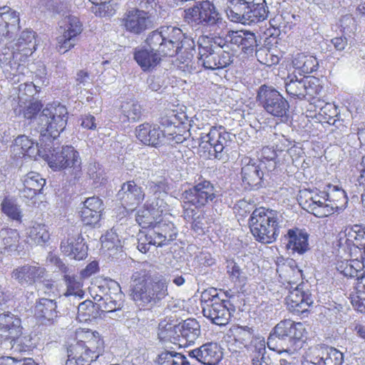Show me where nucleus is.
<instances>
[{"instance_id":"c756f323","label":"nucleus","mask_w":365,"mask_h":365,"mask_svg":"<svg viewBox=\"0 0 365 365\" xmlns=\"http://www.w3.org/2000/svg\"><path fill=\"white\" fill-rule=\"evenodd\" d=\"M137 138L143 144L157 147L161 145L166 138V131L149 123H143L135 129Z\"/></svg>"},{"instance_id":"f8f14e48","label":"nucleus","mask_w":365,"mask_h":365,"mask_svg":"<svg viewBox=\"0 0 365 365\" xmlns=\"http://www.w3.org/2000/svg\"><path fill=\"white\" fill-rule=\"evenodd\" d=\"M203 315L213 324L219 326L228 323L231 316L230 309L216 293V290L205 291L201 294Z\"/></svg>"},{"instance_id":"9b49d317","label":"nucleus","mask_w":365,"mask_h":365,"mask_svg":"<svg viewBox=\"0 0 365 365\" xmlns=\"http://www.w3.org/2000/svg\"><path fill=\"white\" fill-rule=\"evenodd\" d=\"M49 167L55 170L71 169L72 174L78 175L81 170V160L78 151L72 146L49 150L45 157Z\"/></svg>"},{"instance_id":"c9c22d12","label":"nucleus","mask_w":365,"mask_h":365,"mask_svg":"<svg viewBox=\"0 0 365 365\" xmlns=\"http://www.w3.org/2000/svg\"><path fill=\"white\" fill-rule=\"evenodd\" d=\"M35 315L42 323L53 324L58 317L56 302L46 297L40 298L36 303Z\"/></svg>"},{"instance_id":"cd10ccee","label":"nucleus","mask_w":365,"mask_h":365,"mask_svg":"<svg viewBox=\"0 0 365 365\" xmlns=\"http://www.w3.org/2000/svg\"><path fill=\"white\" fill-rule=\"evenodd\" d=\"M285 300L289 309L297 313H302L307 310L308 307L314 302L309 291L304 290L302 284L289 290Z\"/></svg>"},{"instance_id":"9d476101","label":"nucleus","mask_w":365,"mask_h":365,"mask_svg":"<svg viewBox=\"0 0 365 365\" xmlns=\"http://www.w3.org/2000/svg\"><path fill=\"white\" fill-rule=\"evenodd\" d=\"M185 33L173 26H161L148 34L150 44L153 47L167 56H173L178 53V45L183 40Z\"/></svg>"},{"instance_id":"7c9ffc66","label":"nucleus","mask_w":365,"mask_h":365,"mask_svg":"<svg viewBox=\"0 0 365 365\" xmlns=\"http://www.w3.org/2000/svg\"><path fill=\"white\" fill-rule=\"evenodd\" d=\"M227 39L231 45L236 46L247 55L252 54L257 47L256 36L250 31H230Z\"/></svg>"},{"instance_id":"6e6552de","label":"nucleus","mask_w":365,"mask_h":365,"mask_svg":"<svg viewBox=\"0 0 365 365\" xmlns=\"http://www.w3.org/2000/svg\"><path fill=\"white\" fill-rule=\"evenodd\" d=\"M234 137L222 126L212 127L208 133L200 136L199 146L207 150L208 158L225 160L227 158L229 147Z\"/></svg>"},{"instance_id":"a878e982","label":"nucleus","mask_w":365,"mask_h":365,"mask_svg":"<svg viewBox=\"0 0 365 365\" xmlns=\"http://www.w3.org/2000/svg\"><path fill=\"white\" fill-rule=\"evenodd\" d=\"M285 88L288 95L299 100H304L307 96L313 97L317 93L314 81L308 77L292 78L285 83Z\"/></svg>"},{"instance_id":"f3484780","label":"nucleus","mask_w":365,"mask_h":365,"mask_svg":"<svg viewBox=\"0 0 365 365\" xmlns=\"http://www.w3.org/2000/svg\"><path fill=\"white\" fill-rule=\"evenodd\" d=\"M60 249L67 257L82 260L88 255V246L82 235L74 228L68 229L61 240Z\"/></svg>"},{"instance_id":"603ef678","label":"nucleus","mask_w":365,"mask_h":365,"mask_svg":"<svg viewBox=\"0 0 365 365\" xmlns=\"http://www.w3.org/2000/svg\"><path fill=\"white\" fill-rule=\"evenodd\" d=\"M66 287L63 295L67 297H73V299H82L84 296V292L82 289V283L77 279L75 275L68 276L66 279L63 280Z\"/></svg>"},{"instance_id":"37998d69","label":"nucleus","mask_w":365,"mask_h":365,"mask_svg":"<svg viewBox=\"0 0 365 365\" xmlns=\"http://www.w3.org/2000/svg\"><path fill=\"white\" fill-rule=\"evenodd\" d=\"M247 350L250 352L252 364L253 365H262L267 364L265 341L263 339L257 338L252 341Z\"/></svg>"},{"instance_id":"864d4df0","label":"nucleus","mask_w":365,"mask_h":365,"mask_svg":"<svg viewBox=\"0 0 365 365\" xmlns=\"http://www.w3.org/2000/svg\"><path fill=\"white\" fill-rule=\"evenodd\" d=\"M198 45H202L206 47H211L213 50H217L218 51H227L226 48H229L230 41L227 39V35L224 38L221 36H200L197 41Z\"/></svg>"},{"instance_id":"39448f33","label":"nucleus","mask_w":365,"mask_h":365,"mask_svg":"<svg viewBox=\"0 0 365 365\" xmlns=\"http://www.w3.org/2000/svg\"><path fill=\"white\" fill-rule=\"evenodd\" d=\"M104 351V342L98 332H87L85 340L77 341L67 349L65 365H90Z\"/></svg>"},{"instance_id":"7ed1b4c3","label":"nucleus","mask_w":365,"mask_h":365,"mask_svg":"<svg viewBox=\"0 0 365 365\" xmlns=\"http://www.w3.org/2000/svg\"><path fill=\"white\" fill-rule=\"evenodd\" d=\"M305 331V327L301 322L290 319L282 320L270 332L267 346L280 354H287L288 356H292L302 348Z\"/></svg>"},{"instance_id":"6ab92c4d","label":"nucleus","mask_w":365,"mask_h":365,"mask_svg":"<svg viewBox=\"0 0 365 365\" xmlns=\"http://www.w3.org/2000/svg\"><path fill=\"white\" fill-rule=\"evenodd\" d=\"M46 269L38 263L18 266L11 272V278L21 287L35 284L44 277Z\"/></svg>"},{"instance_id":"473e14b6","label":"nucleus","mask_w":365,"mask_h":365,"mask_svg":"<svg viewBox=\"0 0 365 365\" xmlns=\"http://www.w3.org/2000/svg\"><path fill=\"white\" fill-rule=\"evenodd\" d=\"M163 200L155 197L154 200L148 198L143 209L139 210L135 216V220L142 228H148L154 222L155 215L160 212ZM162 212V210H160Z\"/></svg>"},{"instance_id":"412c9836","label":"nucleus","mask_w":365,"mask_h":365,"mask_svg":"<svg viewBox=\"0 0 365 365\" xmlns=\"http://www.w3.org/2000/svg\"><path fill=\"white\" fill-rule=\"evenodd\" d=\"M167 327L166 334H164L163 331H160L158 334L160 338L171 337L172 334L174 332L177 334V338H179V341H180V338L181 337L187 343L192 344L195 342L201 334L200 325L195 319H187L178 325L172 326L168 324Z\"/></svg>"},{"instance_id":"052dcab7","label":"nucleus","mask_w":365,"mask_h":365,"mask_svg":"<svg viewBox=\"0 0 365 365\" xmlns=\"http://www.w3.org/2000/svg\"><path fill=\"white\" fill-rule=\"evenodd\" d=\"M87 173L94 183L103 184L106 180L104 170L98 163H92L88 165Z\"/></svg>"},{"instance_id":"3c124183","label":"nucleus","mask_w":365,"mask_h":365,"mask_svg":"<svg viewBox=\"0 0 365 365\" xmlns=\"http://www.w3.org/2000/svg\"><path fill=\"white\" fill-rule=\"evenodd\" d=\"M29 237L37 245H43L50 240V233L46 225L34 222L30 228Z\"/></svg>"},{"instance_id":"f704fd0d","label":"nucleus","mask_w":365,"mask_h":365,"mask_svg":"<svg viewBox=\"0 0 365 365\" xmlns=\"http://www.w3.org/2000/svg\"><path fill=\"white\" fill-rule=\"evenodd\" d=\"M110 289L114 291V296L104 294L103 297H100L103 301L98 304V308L102 312H114L120 309L123 306V294L119 284L114 280H110Z\"/></svg>"},{"instance_id":"774afa93","label":"nucleus","mask_w":365,"mask_h":365,"mask_svg":"<svg viewBox=\"0 0 365 365\" xmlns=\"http://www.w3.org/2000/svg\"><path fill=\"white\" fill-rule=\"evenodd\" d=\"M82 208L96 211L98 213L101 212L103 210V201L98 197H92L87 198L83 202V207Z\"/></svg>"},{"instance_id":"a19ab883","label":"nucleus","mask_w":365,"mask_h":365,"mask_svg":"<svg viewBox=\"0 0 365 365\" xmlns=\"http://www.w3.org/2000/svg\"><path fill=\"white\" fill-rule=\"evenodd\" d=\"M0 210L9 220L19 224L22 222L23 211L14 197L5 196L0 204Z\"/></svg>"},{"instance_id":"4468645a","label":"nucleus","mask_w":365,"mask_h":365,"mask_svg":"<svg viewBox=\"0 0 365 365\" xmlns=\"http://www.w3.org/2000/svg\"><path fill=\"white\" fill-rule=\"evenodd\" d=\"M344 355L338 349L324 344L309 348L303 356L302 365H341Z\"/></svg>"},{"instance_id":"0eeeda50","label":"nucleus","mask_w":365,"mask_h":365,"mask_svg":"<svg viewBox=\"0 0 365 365\" xmlns=\"http://www.w3.org/2000/svg\"><path fill=\"white\" fill-rule=\"evenodd\" d=\"M339 200L335 199L331 192L317 189L301 190L298 198L303 209L320 218L333 214L337 205L332 202Z\"/></svg>"},{"instance_id":"49530a36","label":"nucleus","mask_w":365,"mask_h":365,"mask_svg":"<svg viewBox=\"0 0 365 365\" xmlns=\"http://www.w3.org/2000/svg\"><path fill=\"white\" fill-rule=\"evenodd\" d=\"M295 68L300 70L304 73H311L317 70L319 63L317 58L313 56H308L304 53H297L292 61Z\"/></svg>"},{"instance_id":"20e7f679","label":"nucleus","mask_w":365,"mask_h":365,"mask_svg":"<svg viewBox=\"0 0 365 365\" xmlns=\"http://www.w3.org/2000/svg\"><path fill=\"white\" fill-rule=\"evenodd\" d=\"M281 217L277 211L263 207L253 210L249 225L255 240L264 244L274 242L279 234V221Z\"/></svg>"},{"instance_id":"bb28decb","label":"nucleus","mask_w":365,"mask_h":365,"mask_svg":"<svg viewBox=\"0 0 365 365\" xmlns=\"http://www.w3.org/2000/svg\"><path fill=\"white\" fill-rule=\"evenodd\" d=\"M20 26V14L8 6H0V36L12 38Z\"/></svg>"},{"instance_id":"69168bd1","label":"nucleus","mask_w":365,"mask_h":365,"mask_svg":"<svg viewBox=\"0 0 365 365\" xmlns=\"http://www.w3.org/2000/svg\"><path fill=\"white\" fill-rule=\"evenodd\" d=\"M51 261L58 267V271L63 274V279H66L68 276L75 275V270L73 267L66 264L60 258L53 257Z\"/></svg>"},{"instance_id":"4c0bfd02","label":"nucleus","mask_w":365,"mask_h":365,"mask_svg":"<svg viewBox=\"0 0 365 365\" xmlns=\"http://www.w3.org/2000/svg\"><path fill=\"white\" fill-rule=\"evenodd\" d=\"M224 10L227 18L232 22L246 24L248 10L252 4H243L236 1H225Z\"/></svg>"},{"instance_id":"8fccbe9b","label":"nucleus","mask_w":365,"mask_h":365,"mask_svg":"<svg viewBox=\"0 0 365 365\" xmlns=\"http://www.w3.org/2000/svg\"><path fill=\"white\" fill-rule=\"evenodd\" d=\"M120 109L122 115L128 121H138L142 115L141 106L135 100L123 101L120 106Z\"/></svg>"},{"instance_id":"2f4dec72","label":"nucleus","mask_w":365,"mask_h":365,"mask_svg":"<svg viewBox=\"0 0 365 365\" xmlns=\"http://www.w3.org/2000/svg\"><path fill=\"white\" fill-rule=\"evenodd\" d=\"M23 187L19 189L20 196L24 199H33L46 184V180L38 173L30 172L22 177Z\"/></svg>"},{"instance_id":"5fc2aeb1","label":"nucleus","mask_w":365,"mask_h":365,"mask_svg":"<svg viewBox=\"0 0 365 365\" xmlns=\"http://www.w3.org/2000/svg\"><path fill=\"white\" fill-rule=\"evenodd\" d=\"M232 331L235 340L243 344L247 349L252 341L256 339L254 337L253 329L247 326L237 327Z\"/></svg>"},{"instance_id":"338daca9","label":"nucleus","mask_w":365,"mask_h":365,"mask_svg":"<svg viewBox=\"0 0 365 365\" xmlns=\"http://www.w3.org/2000/svg\"><path fill=\"white\" fill-rule=\"evenodd\" d=\"M365 264L362 263V259H358L356 257L354 259L351 260L350 264L347 265L344 270L345 275H349L350 277L357 276V272L364 268Z\"/></svg>"},{"instance_id":"dca6fc26","label":"nucleus","mask_w":365,"mask_h":365,"mask_svg":"<svg viewBox=\"0 0 365 365\" xmlns=\"http://www.w3.org/2000/svg\"><path fill=\"white\" fill-rule=\"evenodd\" d=\"M198 63L207 70H218L229 66L234 60V55L229 51H218L211 47L198 45Z\"/></svg>"},{"instance_id":"2eb2a0df","label":"nucleus","mask_w":365,"mask_h":365,"mask_svg":"<svg viewBox=\"0 0 365 365\" xmlns=\"http://www.w3.org/2000/svg\"><path fill=\"white\" fill-rule=\"evenodd\" d=\"M121 26L128 33L139 36L153 26L149 11L135 7L128 10L121 20Z\"/></svg>"},{"instance_id":"4d7b16f0","label":"nucleus","mask_w":365,"mask_h":365,"mask_svg":"<svg viewBox=\"0 0 365 365\" xmlns=\"http://www.w3.org/2000/svg\"><path fill=\"white\" fill-rule=\"evenodd\" d=\"M102 249L107 251L118 250L121 247L118 234L113 229L101 238Z\"/></svg>"},{"instance_id":"6e6d98bb","label":"nucleus","mask_w":365,"mask_h":365,"mask_svg":"<svg viewBox=\"0 0 365 365\" xmlns=\"http://www.w3.org/2000/svg\"><path fill=\"white\" fill-rule=\"evenodd\" d=\"M344 235L347 237L348 241H355L359 245L360 243H364L365 241V226L359 225H354L349 227H346L344 230ZM356 246L354 244V246Z\"/></svg>"},{"instance_id":"f03ea898","label":"nucleus","mask_w":365,"mask_h":365,"mask_svg":"<svg viewBox=\"0 0 365 365\" xmlns=\"http://www.w3.org/2000/svg\"><path fill=\"white\" fill-rule=\"evenodd\" d=\"M141 266L140 271L133 274L138 282L132 289V298L139 307L152 308L168 296V282L162 276L155 275L149 263L143 262Z\"/></svg>"},{"instance_id":"b1692460","label":"nucleus","mask_w":365,"mask_h":365,"mask_svg":"<svg viewBox=\"0 0 365 365\" xmlns=\"http://www.w3.org/2000/svg\"><path fill=\"white\" fill-rule=\"evenodd\" d=\"M0 250L10 255L19 256L24 252L26 242L21 240L19 232L16 229L3 227L0 230Z\"/></svg>"},{"instance_id":"a18cd8bd","label":"nucleus","mask_w":365,"mask_h":365,"mask_svg":"<svg viewBox=\"0 0 365 365\" xmlns=\"http://www.w3.org/2000/svg\"><path fill=\"white\" fill-rule=\"evenodd\" d=\"M179 48L178 53L179 58L182 63L185 64L186 66L191 62L192 58L195 53V43L192 38L187 36L185 34L183 36V40L180 41L178 45Z\"/></svg>"},{"instance_id":"e2e57ef3","label":"nucleus","mask_w":365,"mask_h":365,"mask_svg":"<svg viewBox=\"0 0 365 365\" xmlns=\"http://www.w3.org/2000/svg\"><path fill=\"white\" fill-rule=\"evenodd\" d=\"M152 235L150 234V230L148 232L145 231H140L138 234V245L137 247L140 252L142 253H146L149 250L151 245H153V238Z\"/></svg>"},{"instance_id":"bf43d9fd","label":"nucleus","mask_w":365,"mask_h":365,"mask_svg":"<svg viewBox=\"0 0 365 365\" xmlns=\"http://www.w3.org/2000/svg\"><path fill=\"white\" fill-rule=\"evenodd\" d=\"M227 272L230 279L235 284L242 286L245 284L246 277L240 269V266L233 260L227 262Z\"/></svg>"},{"instance_id":"a211bd4d","label":"nucleus","mask_w":365,"mask_h":365,"mask_svg":"<svg viewBox=\"0 0 365 365\" xmlns=\"http://www.w3.org/2000/svg\"><path fill=\"white\" fill-rule=\"evenodd\" d=\"M82 24L76 16H67L64 19V29L56 38V48L59 53H65L76 43V37L82 32Z\"/></svg>"},{"instance_id":"1a4fd4ad","label":"nucleus","mask_w":365,"mask_h":365,"mask_svg":"<svg viewBox=\"0 0 365 365\" xmlns=\"http://www.w3.org/2000/svg\"><path fill=\"white\" fill-rule=\"evenodd\" d=\"M259 105L269 115L281 121L288 118L289 103L287 100L274 88L267 85L261 86L257 95Z\"/></svg>"},{"instance_id":"13d9d810","label":"nucleus","mask_w":365,"mask_h":365,"mask_svg":"<svg viewBox=\"0 0 365 365\" xmlns=\"http://www.w3.org/2000/svg\"><path fill=\"white\" fill-rule=\"evenodd\" d=\"M154 227L157 234L161 237L163 236L168 243L176 238L178 231L173 223L159 222L155 224Z\"/></svg>"},{"instance_id":"5701e85b","label":"nucleus","mask_w":365,"mask_h":365,"mask_svg":"<svg viewBox=\"0 0 365 365\" xmlns=\"http://www.w3.org/2000/svg\"><path fill=\"white\" fill-rule=\"evenodd\" d=\"M145 195L143 188L133 180H130L122 184L116 197L124 208L133 211L143 202Z\"/></svg>"},{"instance_id":"f257e3e1","label":"nucleus","mask_w":365,"mask_h":365,"mask_svg":"<svg viewBox=\"0 0 365 365\" xmlns=\"http://www.w3.org/2000/svg\"><path fill=\"white\" fill-rule=\"evenodd\" d=\"M41 108L42 105L39 101L29 100L23 109V115L36 125L35 130L40 135L39 140L42 146L43 143L56 139L64 130L68 113L65 106L56 103L48 104L40 112Z\"/></svg>"},{"instance_id":"09e8293b","label":"nucleus","mask_w":365,"mask_h":365,"mask_svg":"<svg viewBox=\"0 0 365 365\" xmlns=\"http://www.w3.org/2000/svg\"><path fill=\"white\" fill-rule=\"evenodd\" d=\"M35 347L34 339L29 334H18L14 336L9 341V349L17 352L30 351Z\"/></svg>"},{"instance_id":"e433bc0d","label":"nucleus","mask_w":365,"mask_h":365,"mask_svg":"<svg viewBox=\"0 0 365 365\" xmlns=\"http://www.w3.org/2000/svg\"><path fill=\"white\" fill-rule=\"evenodd\" d=\"M284 237L287 239V247L302 255L309 250L307 232L302 230H289Z\"/></svg>"},{"instance_id":"58836bf2","label":"nucleus","mask_w":365,"mask_h":365,"mask_svg":"<svg viewBox=\"0 0 365 365\" xmlns=\"http://www.w3.org/2000/svg\"><path fill=\"white\" fill-rule=\"evenodd\" d=\"M224 10L227 18L232 22L246 24L248 10L252 4H243L236 1H225Z\"/></svg>"},{"instance_id":"c85d7f7f","label":"nucleus","mask_w":365,"mask_h":365,"mask_svg":"<svg viewBox=\"0 0 365 365\" xmlns=\"http://www.w3.org/2000/svg\"><path fill=\"white\" fill-rule=\"evenodd\" d=\"M26 58L14 48L10 44H6L0 52V67L4 73L15 75Z\"/></svg>"},{"instance_id":"79ce46f5","label":"nucleus","mask_w":365,"mask_h":365,"mask_svg":"<svg viewBox=\"0 0 365 365\" xmlns=\"http://www.w3.org/2000/svg\"><path fill=\"white\" fill-rule=\"evenodd\" d=\"M13 150L19 155L29 158H35L40 155L38 143L33 142L26 135H19L14 140Z\"/></svg>"},{"instance_id":"423d86ee","label":"nucleus","mask_w":365,"mask_h":365,"mask_svg":"<svg viewBox=\"0 0 365 365\" xmlns=\"http://www.w3.org/2000/svg\"><path fill=\"white\" fill-rule=\"evenodd\" d=\"M226 0H202L185 10L184 18L188 23H195L206 27L219 26L222 23L221 5Z\"/></svg>"},{"instance_id":"72a5a7b5","label":"nucleus","mask_w":365,"mask_h":365,"mask_svg":"<svg viewBox=\"0 0 365 365\" xmlns=\"http://www.w3.org/2000/svg\"><path fill=\"white\" fill-rule=\"evenodd\" d=\"M36 34L26 29L21 32L14 42L9 43L26 59L36 49Z\"/></svg>"},{"instance_id":"de8ad7c7","label":"nucleus","mask_w":365,"mask_h":365,"mask_svg":"<svg viewBox=\"0 0 365 365\" xmlns=\"http://www.w3.org/2000/svg\"><path fill=\"white\" fill-rule=\"evenodd\" d=\"M248 10L246 24L264 21L268 15L267 6L265 0H255Z\"/></svg>"},{"instance_id":"680f3d73","label":"nucleus","mask_w":365,"mask_h":365,"mask_svg":"<svg viewBox=\"0 0 365 365\" xmlns=\"http://www.w3.org/2000/svg\"><path fill=\"white\" fill-rule=\"evenodd\" d=\"M80 213L81 221L85 225L96 227L98 225L101 216L100 213L84 208L81 209Z\"/></svg>"},{"instance_id":"393cba45","label":"nucleus","mask_w":365,"mask_h":365,"mask_svg":"<svg viewBox=\"0 0 365 365\" xmlns=\"http://www.w3.org/2000/svg\"><path fill=\"white\" fill-rule=\"evenodd\" d=\"M189 357L205 365H216L222 358L220 347L216 343H207L188 351Z\"/></svg>"},{"instance_id":"c03bdc74","label":"nucleus","mask_w":365,"mask_h":365,"mask_svg":"<svg viewBox=\"0 0 365 365\" xmlns=\"http://www.w3.org/2000/svg\"><path fill=\"white\" fill-rule=\"evenodd\" d=\"M155 362L158 365H194L185 355L168 350L158 354Z\"/></svg>"},{"instance_id":"0e129e2a","label":"nucleus","mask_w":365,"mask_h":365,"mask_svg":"<svg viewBox=\"0 0 365 365\" xmlns=\"http://www.w3.org/2000/svg\"><path fill=\"white\" fill-rule=\"evenodd\" d=\"M235 211L239 216L245 217L247 215L252 213L253 210L257 209L254 202H250L247 200H240L235 205Z\"/></svg>"},{"instance_id":"ea45409f","label":"nucleus","mask_w":365,"mask_h":365,"mask_svg":"<svg viewBox=\"0 0 365 365\" xmlns=\"http://www.w3.org/2000/svg\"><path fill=\"white\" fill-rule=\"evenodd\" d=\"M21 322L19 317L11 313L0 314V331L4 333L9 341L21 334Z\"/></svg>"},{"instance_id":"aec40b11","label":"nucleus","mask_w":365,"mask_h":365,"mask_svg":"<svg viewBox=\"0 0 365 365\" xmlns=\"http://www.w3.org/2000/svg\"><path fill=\"white\" fill-rule=\"evenodd\" d=\"M263 163L246 158L242 160L241 176L245 189L258 190L263 187Z\"/></svg>"},{"instance_id":"ddd939ff","label":"nucleus","mask_w":365,"mask_h":365,"mask_svg":"<svg viewBox=\"0 0 365 365\" xmlns=\"http://www.w3.org/2000/svg\"><path fill=\"white\" fill-rule=\"evenodd\" d=\"M219 196V191L209 180H203L195 183L192 187L185 190L182 194L184 204H190L195 208L215 203Z\"/></svg>"},{"instance_id":"4be33fe9","label":"nucleus","mask_w":365,"mask_h":365,"mask_svg":"<svg viewBox=\"0 0 365 365\" xmlns=\"http://www.w3.org/2000/svg\"><path fill=\"white\" fill-rule=\"evenodd\" d=\"M149 38L147 36L145 46L136 48L134 52V59L144 71H152L160 64L162 57L167 56L159 52V48L153 47Z\"/></svg>"}]
</instances>
